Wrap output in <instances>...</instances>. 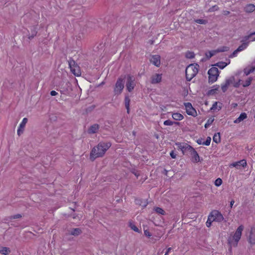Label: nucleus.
Segmentation results:
<instances>
[{
  "instance_id": "obj_1",
  "label": "nucleus",
  "mask_w": 255,
  "mask_h": 255,
  "mask_svg": "<svg viewBox=\"0 0 255 255\" xmlns=\"http://www.w3.org/2000/svg\"><path fill=\"white\" fill-rule=\"evenodd\" d=\"M111 146L110 142H100L92 149L90 153L91 160L94 161L96 158L102 157Z\"/></svg>"
},
{
  "instance_id": "obj_2",
  "label": "nucleus",
  "mask_w": 255,
  "mask_h": 255,
  "mask_svg": "<svg viewBox=\"0 0 255 255\" xmlns=\"http://www.w3.org/2000/svg\"><path fill=\"white\" fill-rule=\"evenodd\" d=\"M199 68V65L198 64H191L187 67L185 70L187 81H190L196 76L198 72Z\"/></svg>"
},
{
  "instance_id": "obj_3",
  "label": "nucleus",
  "mask_w": 255,
  "mask_h": 255,
  "mask_svg": "<svg viewBox=\"0 0 255 255\" xmlns=\"http://www.w3.org/2000/svg\"><path fill=\"white\" fill-rule=\"evenodd\" d=\"M243 229L244 226L243 225L240 226L236 231L232 240H228V243L231 246L236 247L237 246L238 243L241 239Z\"/></svg>"
},
{
  "instance_id": "obj_4",
  "label": "nucleus",
  "mask_w": 255,
  "mask_h": 255,
  "mask_svg": "<svg viewBox=\"0 0 255 255\" xmlns=\"http://www.w3.org/2000/svg\"><path fill=\"white\" fill-rule=\"evenodd\" d=\"M175 145L177 148L181 150L184 155H189L194 149L191 145L185 142H176Z\"/></svg>"
},
{
  "instance_id": "obj_5",
  "label": "nucleus",
  "mask_w": 255,
  "mask_h": 255,
  "mask_svg": "<svg viewBox=\"0 0 255 255\" xmlns=\"http://www.w3.org/2000/svg\"><path fill=\"white\" fill-rule=\"evenodd\" d=\"M219 70L217 67H212L210 68L208 74L209 75V82L214 83L217 81L219 76Z\"/></svg>"
},
{
  "instance_id": "obj_6",
  "label": "nucleus",
  "mask_w": 255,
  "mask_h": 255,
  "mask_svg": "<svg viewBox=\"0 0 255 255\" xmlns=\"http://www.w3.org/2000/svg\"><path fill=\"white\" fill-rule=\"evenodd\" d=\"M125 78L120 77L117 80L114 88L115 95H120L123 91L124 88Z\"/></svg>"
},
{
  "instance_id": "obj_7",
  "label": "nucleus",
  "mask_w": 255,
  "mask_h": 255,
  "mask_svg": "<svg viewBox=\"0 0 255 255\" xmlns=\"http://www.w3.org/2000/svg\"><path fill=\"white\" fill-rule=\"evenodd\" d=\"M68 64L69 67L70 68L72 73L76 76L80 75L81 73L79 68L77 66L75 61L73 60L71 58L68 60Z\"/></svg>"
},
{
  "instance_id": "obj_8",
  "label": "nucleus",
  "mask_w": 255,
  "mask_h": 255,
  "mask_svg": "<svg viewBox=\"0 0 255 255\" xmlns=\"http://www.w3.org/2000/svg\"><path fill=\"white\" fill-rule=\"evenodd\" d=\"M210 219L217 222H221L224 219L222 214L218 210H213L210 213Z\"/></svg>"
},
{
  "instance_id": "obj_9",
  "label": "nucleus",
  "mask_w": 255,
  "mask_h": 255,
  "mask_svg": "<svg viewBox=\"0 0 255 255\" xmlns=\"http://www.w3.org/2000/svg\"><path fill=\"white\" fill-rule=\"evenodd\" d=\"M135 86V79L133 77L128 75L127 79L126 88L127 90L130 92L134 88Z\"/></svg>"
},
{
  "instance_id": "obj_10",
  "label": "nucleus",
  "mask_w": 255,
  "mask_h": 255,
  "mask_svg": "<svg viewBox=\"0 0 255 255\" xmlns=\"http://www.w3.org/2000/svg\"><path fill=\"white\" fill-rule=\"evenodd\" d=\"M184 106L185 107L186 113L188 115H190L194 117L197 116V112L192 107V105L190 103H185Z\"/></svg>"
},
{
  "instance_id": "obj_11",
  "label": "nucleus",
  "mask_w": 255,
  "mask_h": 255,
  "mask_svg": "<svg viewBox=\"0 0 255 255\" xmlns=\"http://www.w3.org/2000/svg\"><path fill=\"white\" fill-rule=\"evenodd\" d=\"M255 34V32L251 33L250 34H249L248 36H246L244 37V39L241 41V42H243L242 45L239 46V47L237 49V51L239 52L242 51V50H244L247 48L248 46L249 42H245V41L248 40L252 35Z\"/></svg>"
},
{
  "instance_id": "obj_12",
  "label": "nucleus",
  "mask_w": 255,
  "mask_h": 255,
  "mask_svg": "<svg viewBox=\"0 0 255 255\" xmlns=\"http://www.w3.org/2000/svg\"><path fill=\"white\" fill-rule=\"evenodd\" d=\"M150 61L156 67H159L160 65V56L158 55H152Z\"/></svg>"
},
{
  "instance_id": "obj_13",
  "label": "nucleus",
  "mask_w": 255,
  "mask_h": 255,
  "mask_svg": "<svg viewBox=\"0 0 255 255\" xmlns=\"http://www.w3.org/2000/svg\"><path fill=\"white\" fill-rule=\"evenodd\" d=\"M28 121V120L27 118H24L22 122L20 123L18 128L17 129V134L20 136L24 131V129L25 126L26 124L27 123Z\"/></svg>"
},
{
  "instance_id": "obj_14",
  "label": "nucleus",
  "mask_w": 255,
  "mask_h": 255,
  "mask_svg": "<svg viewBox=\"0 0 255 255\" xmlns=\"http://www.w3.org/2000/svg\"><path fill=\"white\" fill-rule=\"evenodd\" d=\"M162 75L155 74L151 77V83L152 84H157L161 81Z\"/></svg>"
},
{
  "instance_id": "obj_15",
  "label": "nucleus",
  "mask_w": 255,
  "mask_h": 255,
  "mask_svg": "<svg viewBox=\"0 0 255 255\" xmlns=\"http://www.w3.org/2000/svg\"><path fill=\"white\" fill-rule=\"evenodd\" d=\"M231 165L239 169V168H240V167L241 166H242L243 167H245V166H247V161L245 159H242L239 161L233 163Z\"/></svg>"
},
{
  "instance_id": "obj_16",
  "label": "nucleus",
  "mask_w": 255,
  "mask_h": 255,
  "mask_svg": "<svg viewBox=\"0 0 255 255\" xmlns=\"http://www.w3.org/2000/svg\"><path fill=\"white\" fill-rule=\"evenodd\" d=\"M100 126L98 124H94L91 126L88 129V132L89 134H93L98 132Z\"/></svg>"
},
{
  "instance_id": "obj_17",
  "label": "nucleus",
  "mask_w": 255,
  "mask_h": 255,
  "mask_svg": "<svg viewBox=\"0 0 255 255\" xmlns=\"http://www.w3.org/2000/svg\"><path fill=\"white\" fill-rule=\"evenodd\" d=\"M66 88L63 87L61 90V93L65 95H68L72 91L71 85L69 82L66 84Z\"/></svg>"
},
{
  "instance_id": "obj_18",
  "label": "nucleus",
  "mask_w": 255,
  "mask_h": 255,
  "mask_svg": "<svg viewBox=\"0 0 255 255\" xmlns=\"http://www.w3.org/2000/svg\"><path fill=\"white\" fill-rule=\"evenodd\" d=\"M191 157L192 159L193 162H198L200 161V157L199 156L197 153V152L195 150V149H193V151H192V152L190 154Z\"/></svg>"
},
{
  "instance_id": "obj_19",
  "label": "nucleus",
  "mask_w": 255,
  "mask_h": 255,
  "mask_svg": "<svg viewBox=\"0 0 255 255\" xmlns=\"http://www.w3.org/2000/svg\"><path fill=\"white\" fill-rule=\"evenodd\" d=\"M37 27L36 26H32L30 27L31 34L28 35L29 39H32L35 36H36L37 31L36 30Z\"/></svg>"
},
{
  "instance_id": "obj_20",
  "label": "nucleus",
  "mask_w": 255,
  "mask_h": 255,
  "mask_svg": "<svg viewBox=\"0 0 255 255\" xmlns=\"http://www.w3.org/2000/svg\"><path fill=\"white\" fill-rule=\"evenodd\" d=\"M247 118V115L245 113H242L239 117L234 121V123L239 124L245 119Z\"/></svg>"
},
{
  "instance_id": "obj_21",
  "label": "nucleus",
  "mask_w": 255,
  "mask_h": 255,
  "mask_svg": "<svg viewBox=\"0 0 255 255\" xmlns=\"http://www.w3.org/2000/svg\"><path fill=\"white\" fill-rule=\"evenodd\" d=\"M135 202L136 205L141 206L142 208H145L148 204L146 201L143 200L141 199H136Z\"/></svg>"
},
{
  "instance_id": "obj_22",
  "label": "nucleus",
  "mask_w": 255,
  "mask_h": 255,
  "mask_svg": "<svg viewBox=\"0 0 255 255\" xmlns=\"http://www.w3.org/2000/svg\"><path fill=\"white\" fill-rule=\"evenodd\" d=\"M249 243L251 245L255 244V233H254L252 229L250 232V234L248 239Z\"/></svg>"
},
{
  "instance_id": "obj_23",
  "label": "nucleus",
  "mask_w": 255,
  "mask_h": 255,
  "mask_svg": "<svg viewBox=\"0 0 255 255\" xmlns=\"http://www.w3.org/2000/svg\"><path fill=\"white\" fill-rule=\"evenodd\" d=\"M255 71V66H253L250 68L247 67L244 69V72L245 75L246 76L249 75L251 73L254 72Z\"/></svg>"
},
{
  "instance_id": "obj_24",
  "label": "nucleus",
  "mask_w": 255,
  "mask_h": 255,
  "mask_svg": "<svg viewBox=\"0 0 255 255\" xmlns=\"http://www.w3.org/2000/svg\"><path fill=\"white\" fill-rule=\"evenodd\" d=\"M219 88V85H214L213 87V89H211V90H210L208 91L207 92V95H215L217 91L218 90Z\"/></svg>"
},
{
  "instance_id": "obj_25",
  "label": "nucleus",
  "mask_w": 255,
  "mask_h": 255,
  "mask_svg": "<svg viewBox=\"0 0 255 255\" xmlns=\"http://www.w3.org/2000/svg\"><path fill=\"white\" fill-rule=\"evenodd\" d=\"M130 99L128 96H126L125 98V107L127 110V113L129 114V104H130Z\"/></svg>"
},
{
  "instance_id": "obj_26",
  "label": "nucleus",
  "mask_w": 255,
  "mask_h": 255,
  "mask_svg": "<svg viewBox=\"0 0 255 255\" xmlns=\"http://www.w3.org/2000/svg\"><path fill=\"white\" fill-rule=\"evenodd\" d=\"M172 118L174 120L176 121H181L183 119V116L178 113H173L172 114Z\"/></svg>"
},
{
  "instance_id": "obj_27",
  "label": "nucleus",
  "mask_w": 255,
  "mask_h": 255,
  "mask_svg": "<svg viewBox=\"0 0 255 255\" xmlns=\"http://www.w3.org/2000/svg\"><path fill=\"white\" fill-rule=\"evenodd\" d=\"M255 10V6L253 4H249L245 7V11L247 12H252Z\"/></svg>"
},
{
  "instance_id": "obj_28",
  "label": "nucleus",
  "mask_w": 255,
  "mask_h": 255,
  "mask_svg": "<svg viewBox=\"0 0 255 255\" xmlns=\"http://www.w3.org/2000/svg\"><path fill=\"white\" fill-rule=\"evenodd\" d=\"M82 233V231L80 228H74L71 231V235L77 236L80 235Z\"/></svg>"
},
{
  "instance_id": "obj_29",
  "label": "nucleus",
  "mask_w": 255,
  "mask_h": 255,
  "mask_svg": "<svg viewBox=\"0 0 255 255\" xmlns=\"http://www.w3.org/2000/svg\"><path fill=\"white\" fill-rule=\"evenodd\" d=\"M230 83L227 79L226 80L225 83L224 84H222L221 89L222 91L224 93L227 91L229 86H230Z\"/></svg>"
},
{
  "instance_id": "obj_30",
  "label": "nucleus",
  "mask_w": 255,
  "mask_h": 255,
  "mask_svg": "<svg viewBox=\"0 0 255 255\" xmlns=\"http://www.w3.org/2000/svg\"><path fill=\"white\" fill-rule=\"evenodd\" d=\"M10 250L8 248L6 247H2L0 249V254H1L4 255H7L9 253H10Z\"/></svg>"
},
{
  "instance_id": "obj_31",
  "label": "nucleus",
  "mask_w": 255,
  "mask_h": 255,
  "mask_svg": "<svg viewBox=\"0 0 255 255\" xmlns=\"http://www.w3.org/2000/svg\"><path fill=\"white\" fill-rule=\"evenodd\" d=\"M213 141L217 143L221 141L220 133L219 132L215 134L213 136Z\"/></svg>"
},
{
  "instance_id": "obj_32",
  "label": "nucleus",
  "mask_w": 255,
  "mask_h": 255,
  "mask_svg": "<svg viewBox=\"0 0 255 255\" xmlns=\"http://www.w3.org/2000/svg\"><path fill=\"white\" fill-rule=\"evenodd\" d=\"M230 63V61L228 63L224 62H218L215 65L217 66L221 69L224 68L226 66L228 65V64Z\"/></svg>"
},
{
  "instance_id": "obj_33",
  "label": "nucleus",
  "mask_w": 255,
  "mask_h": 255,
  "mask_svg": "<svg viewBox=\"0 0 255 255\" xmlns=\"http://www.w3.org/2000/svg\"><path fill=\"white\" fill-rule=\"evenodd\" d=\"M129 227L134 231L139 233L138 228L131 222H129Z\"/></svg>"
},
{
  "instance_id": "obj_34",
  "label": "nucleus",
  "mask_w": 255,
  "mask_h": 255,
  "mask_svg": "<svg viewBox=\"0 0 255 255\" xmlns=\"http://www.w3.org/2000/svg\"><path fill=\"white\" fill-rule=\"evenodd\" d=\"M154 210L156 213L160 215H164L165 214V212L161 208L159 207H155L154 208Z\"/></svg>"
},
{
  "instance_id": "obj_35",
  "label": "nucleus",
  "mask_w": 255,
  "mask_h": 255,
  "mask_svg": "<svg viewBox=\"0 0 255 255\" xmlns=\"http://www.w3.org/2000/svg\"><path fill=\"white\" fill-rule=\"evenodd\" d=\"M173 124H176L177 125H179V123L178 122H172L169 120H166V121H165L164 122V125H165V126H172Z\"/></svg>"
},
{
  "instance_id": "obj_36",
  "label": "nucleus",
  "mask_w": 255,
  "mask_h": 255,
  "mask_svg": "<svg viewBox=\"0 0 255 255\" xmlns=\"http://www.w3.org/2000/svg\"><path fill=\"white\" fill-rule=\"evenodd\" d=\"M253 80V78L252 77H249L243 84V86L244 87H246L251 85L252 81Z\"/></svg>"
},
{
  "instance_id": "obj_37",
  "label": "nucleus",
  "mask_w": 255,
  "mask_h": 255,
  "mask_svg": "<svg viewBox=\"0 0 255 255\" xmlns=\"http://www.w3.org/2000/svg\"><path fill=\"white\" fill-rule=\"evenodd\" d=\"M214 118L212 117L210 118L207 121L205 125V128H208L214 122Z\"/></svg>"
},
{
  "instance_id": "obj_38",
  "label": "nucleus",
  "mask_w": 255,
  "mask_h": 255,
  "mask_svg": "<svg viewBox=\"0 0 255 255\" xmlns=\"http://www.w3.org/2000/svg\"><path fill=\"white\" fill-rule=\"evenodd\" d=\"M185 56L187 58L192 59L194 57L195 54H194V52H193L187 51L186 53Z\"/></svg>"
},
{
  "instance_id": "obj_39",
  "label": "nucleus",
  "mask_w": 255,
  "mask_h": 255,
  "mask_svg": "<svg viewBox=\"0 0 255 255\" xmlns=\"http://www.w3.org/2000/svg\"><path fill=\"white\" fill-rule=\"evenodd\" d=\"M194 21L197 23H199V24H205L208 22L207 20L201 19H194Z\"/></svg>"
},
{
  "instance_id": "obj_40",
  "label": "nucleus",
  "mask_w": 255,
  "mask_h": 255,
  "mask_svg": "<svg viewBox=\"0 0 255 255\" xmlns=\"http://www.w3.org/2000/svg\"><path fill=\"white\" fill-rule=\"evenodd\" d=\"M229 50V47L223 46V47H221L218 48L216 50H217V52H221L227 51Z\"/></svg>"
},
{
  "instance_id": "obj_41",
  "label": "nucleus",
  "mask_w": 255,
  "mask_h": 255,
  "mask_svg": "<svg viewBox=\"0 0 255 255\" xmlns=\"http://www.w3.org/2000/svg\"><path fill=\"white\" fill-rule=\"evenodd\" d=\"M219 9V7L217 5L212 6L208 9V12H213Z\"/></svg>"
},
{
  "instance_id": "obj_42",
  "label": "nucleus",
  "mask_w": 255,
  "mask_h": 255,
  "mask_svg": "<svg viewBox=\"0 0 255 255\" xmlns=\"http://www.w3.org/2000/svg\"><path fill=\"white\" fill-rule=\"evenodd\" d=\"M213 222H214V221H212V219H210V215L209 214L208 220L206 223L207 227H210Z\"/></svg>"
},
{
  "instance_id": "obj_43",
  "label": "nucleus",
  "mask_w": 255,
  "mask_h": 255,
  "mask_svg": "<svg viewBox=\"0 0 255 255\" xmlns=\"http://www.w3.org/2000/svg\"><path fill=\"white\" fill-rule=\"evenodd\" d=\"M235 77L234 76H231L229 78L227 79L228 81H229L230 85H233L234 86V83H235Z\"/></svg>"
},
{
  "instance_id": "obj_44",
  "label": "nucleus",
  "mask_w": 255,
  "mask_h": 255,
  "mask_svg": "<svg viewBox=\"0 0 255 255\" xmlns=\"http://www.w3.org/2000/svg\"><path fill=\"white\" fill-rule=\"evenodd\" d=\"M222 183V180L221 178H217L215 181V185L216 186H220Z\"/></svg>"
},
{
  "instance_id": "obj_45",
  "label": "nucleus",
  "mask_w": 255,
  "mask_h": 255,
  "mask_svg": "<svg viewBox=\"0 0 255 255\" xmlns=\"http://www.w3.org/2000/svg\"><path fill=\"white\" fill-rule=\"evenodd\" d=\"M242 80H239L237 82H235L234 83V87L235 88H238L241 85H242L243 83H241Z\"/></svg>"
},
{
  "instance_id": "obj_46",
  "label": "nucleus",
  "mask_w": 255,
  "mask_h": 255,
  "mask_svg": "<svg viewBox=\"0 0 255 255\" xmlns=\"http://www.w3.org/2000/svg\"><path fill=\"white\" fill-rule=\"evenodd\" d=\"M216 53H217V50L210 51L209 52V55L208 54H206V56L208 58H210L211 57H212L213 55H214Z\"/></svg>"
},
{
  "instance_id": "obj_47",
  "label": "nucleus",
  "mask_w": 255,
  "mask_h": 255,
  "mask_svg": "<svg viewBox=\"0 0 255 255\" xmlns=\"http://www.w3.org/2000/svg\"><path fill=\"white\" fill-rule=\"evenodd\" d=\"M211 138L210 137H207V138H206V140L205 141H204V145H209L210 144V142H211Z\"/></svg>"
},
{
  "instance_id": "obj_48",
  "label": "nucleus",
  "mask_w": 255,
  "mask_h": 255,
  "mask_svg": "<svg viewBox=\"0 0 255 255\" xmlns=\"http://www.w3.org/2000/svg\"><path fill=\"white\" fill-rule=\"evenodd\" d=\"M21 215L20 214H16L13 216H11L9 217L10 219H18L20 218L21 217Z\"/></svg>"
},
{
  "instance_id": "obj_49",
  "label": "nucleus",
  "mask_w": 255,
  "mask_h": 255,
  "mask_svg": "<svg viewBox=\"0 0 255 255\" xmlns=\"http://www.w3.org/2000/svg\"><path fill=\"white\" fill-rule=\"evenodd\" d=\"M239 52L238 51H237V49H236V50H235L230 56H229V57L230 58H233V57H234L235 56H236L237 53Z\"/></svg>"
},
{
  "instance_id": "obj_50",
  "label": "nucleus",
  "mask_w": 255,
  "mask_h": 255,
  "mask_svg": "<svg viewBox=\"0 0 255 255\" xmlns=\"http://www.w3.org/2000/svg\"><path fill=\"white\" fill-rule=\"evenodd\" d=\"M144 234L145 236L148 237V238H150L151 236V234H150L149 231L147 230L144 231Z\"/></svg>"
},
{
  "instance_id": "obj_51",
  "label": "nucleus",
  "mask_w": 255,
  "mask_h": 255,
  "mask_svg": "<svg viewBox=\"0 0 255 255\" xmlns=\"http://www.w3.org/2000/svg\"><path fill=\"white\" fill-rule=\"evenodd\" d=\"M217 105L218 103L217 102H215L213 105H212V107L211 108V110H215L217 109Z\"/></svg>"
},
{
  "instance_id": "obj_52",
  "label": "nucleus",
  "mask_w": 255,
  "mask_h": 255,
  "mask_svg": "<svg viewBox=\"0 0 255 255\" xmlns=\"http://www.w3.org/2000/svg\"><path fill=\"white\" fill-rule=\"evenodd\" d=\"M197 142L198 143V144H203L204 145V141H203V139L201 138H199L197 140Z\"/></svg>"
},
{
  "instance_id": "obj_53",
  "label": "nucleus",
  "mask_w": 255,
  "mask_h": 255,
  "mask_svg": "<svg viewBox=\"0 0 255 255\" xmlns=\"http://www.w3.org/2000/svg\"><path fill=\"white\" fill-rule=\"evenodd\" d=\"M170 155L172 158H175L176 157V154L174 153V151H172L170 153Z\"/></svg>"
},
{
  "instance_id": "obj_54",
  "label": "nucleus",
  "mask_w": 255,
  "mask_h": 255,
  "mask_svg": "<svg viewBox=\"0 0 255 255\" xmlns=\"http://www.w3.org/2000/svg\"><path fill=\"white\" fill-rule=\"evenodd\" d=\"M172 250V249L171 248H168L167 249L166 252H165V254L164 255H168V254Z\"/></svg>"
},
{
  "instance_id": "obj_55",
  "label": "nucleus",
  "mask_w": 255,
  "mask_h": 255,
  "mask_svg": "<svg viewBox=\"0 0 255 255\" xmlns=\"http://www.w3.org/2000/svg\"><path fill=\"white\" fill-rule=\"evenodd\" d=\"M58 94V93L55 91H51L50 92V95L52 96H56Z\"/></svg>"
},
{
  "instance_id": "obj_56",
  "label": "nucleus",
  "mask_w": 255,
  "mask_h": 255,
  "mask_svg": "<svg viewBox=\"0 0 255 255\" xmlns=\"http://www.w3.org/2000/svg\"><path fill=\"white\" fill-rule=\"evenodd\" d=\"M230 13V12L229 11H228V10H224L223 11V14L225 15H227L228 14H229Z\"/></svg>"
},
{
  "instance_id": "obj_57",
  "label": "nucleus",
  "mask_w": 255,
  "mask_h": 255,
  "mask_svg": "<svg viewBox=\"0 0 255 255\" xmlns=\"http://www.w3.org/2000/svg\"><path fill=\"white\" fill-rule=\"evenodd\" d=\"M234 203H235V201H234V200H232L231 201V202H230V207H231V208H232V206H233V204H234Z\"/></svg>"
},
{
  "instance_id": "obj_58",
  "label": "nucleus",
  "mask_w": 255,
  "mask_h": 255,
  "mask_svg": "<svg viewBox=\"0 0 255 255\" xmlns=\"http://www.w3.org/2000/svg\"><path fill=\"white\" fill-rule=\"evenodd\" d=\"M167 173H168V171L166 169H164V173L166 175H167Z\"/></svg>"
},
{
  "instance_id": "obj_59",
  "label": "nucleus",
  "mask_w": 255,
  "mask_h": 255,
  "mask_svg": "<svg viewBox=\"0 0 255 255\" xmlns=\"http://www.w3.org/2000/svg\"><path fill=\"white\" fill-rule=\"evenodd\" d=\"M221 107H220L219 108V109H218V111H219V110H221Z\"/></svg>"
},
{
  "instance_id": "obj_60",
  "label": "nucleus",
  "mask_w": 255,
  "mask_h": 255,
  "mask_svg": "<svg viewBox=\"0 0 255 255\" xmlns=\"http://www.w3.org/2000/svg\"><path fill=\"white\" fill-rule=\"evenodd\" d=\"M255 40V38L253 40V41Z\"/></svg>"
}]
</instances>
